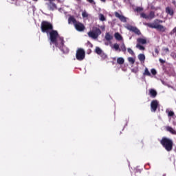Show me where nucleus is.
<instances>
[{
	"instance_id": "1",
	"label": "nucleus",
	"mask_w": 176,
	"mask_h": 176,
	"mask_svg": "<svg viewBox=\"0 0 176 176\" xmlns=\"http://www.w3.org/2000/svg\"><path fill=\"white\" fill-rule=\"evenodd\" d=\"M50 44L53 43L56 47H58L63 53H68L69 50L64 45V38L60 37L57 30H52L49 33Z\"/></svg>"
},
{
	"instance_id": "2",
	"label": "nucleus",
	"mask_w": 176,
	"mask_h": 176,
	"mask_svg": "<svg viewBox=\"0 0 176 176\" xmlns=\"http://www.w3.org/2000/svg\"><path fill=\"white\" fill-rule=\"evenodd\" d=\"M68 24H73L74 25V28L76 30V31H78V32H83L86 28L85 25L77 21L74 16H70L69 17Z\"/></svg>"
},
{
	"instance_id": "3",
	"label": "nucleus",
	"mask_w": 176,
	"mask_h": 176,
	"mask_svg": "<svg viewBox=\"0 0 176 176\" xmlns=\"http://www.w3.org/2000/svg\"><path fill=\"white\" fill-rule=\"evenodd\" d=\"M160 142L167 152H171V151H173V146L174 145L173 140L168 138L163 137Z\"/></svg>"
},
{
	"instance_id": "4",
	"label": "nucleus",
	"mask_w": 176,
	"mask_h": 176,
	"mask_svg": "<svg viewBox=\"0 0 176 176\" xmlns=\"http://www.w3.org/2000/svg\"><path fill=\"white\" fill-rule=\"evenodd\" d=\"M41 32L49 34L50 31L53 30V24L46 21H42L41 25Z\"/></svg>"
},
{
	"instance_id": "5",
	"label": "nucleus",
	"mask_w": 176,
	"mask_h": 176,
	"mask_svg": "<svg viewBox=\"0 0 176 176\" xmlns=\"http://www.w3.org/2000/svg\"><path fill=\"white\" fill-rule=\"evenodd\" d=\"M100 35H101V30L98 28H95L93 31L91 30L88 32V36L92 39H97Z\"/></svg>"
},
{
	"instance_id": "6",
	"label": "nucleus",
	"mask_w": 176,
	"mask_h": 176,
	"mask_svg": "<svg viewBox=\"0 0 176 176\" xmlns=\"http://www.w3.org/2000/svg\"><path fill=\"white\" fill-rule=\"evenodd\" d=\"M85 57H86V52H85V50L82 48H78L76 53V60L78 61H83V60H85Z\"/></svg>"
},
{
	"instance_id": "7",
	"label": "nucleus",
	"mask_w": 176,
	"mask_h": 176,
	"mask_svg": "<svg viewBox=\"0 0 176 176\" xmlns=\"http://www.w3.org/2000/svg\"><path fill=\"white\" fill-rule=\"evenodd\" d=\"M146 25L149 28H155V30H157V31H160V32H166V28L163 26V25H155L149 23H146Z\"/></svg>"
},
{
	"instance_id": "8",
	"label": "nucleus",
	"mask_w": 176,
	"mask_h": 176,
	"mask_svg": "<svg viewBox=\"0 0 176 176\" xmlns=\"http://www.w3.org/2000/svg\"><path fill=\"white\" fill-rule=\"evenodd\" d=\"M140 17L145 19L146 20H152V19H155V12L151 11L148 15L142 12L140 14Z\"/></svg>"
},
{
	"instance_id": "9",
	"label": "nucleus",
	"mask_w": 176,
	"mask_h": 176,
	"mask_svg": "<svg viewBox=\"0 0 176 176\" xmlns=\"http://www.w3.org/2000/svg\"><path fill=\"white\" fill-rule=\"evenodd\" d=\"M159 101L157 100H153L151 102V112H156L157 108H159Z\"/></svg>"
},
{
	"instance_id": "10",
	"label": "nucleus",
	"mask_w": 176,
	"mask_h": 176,
	"mask_svg": "<svg viewBox=\"0 0 176 176\" xmlns=\"http://www.w3.org/2000/svg\"><path fill=\"white\" fill-rule=\"evenodd\" d=\"M126 28L127 30H129V31H131L132 32L136 34V35H141V31H140L139 29L136 27H134L133 25H128Z\"/></svg>"
},
{
	"instance_id": "11",
	"label": "nucleus",
	"mask_w": 176,
	"mask_h": 176,
	"mask_svg": "<svg viewBox=\"0 0 176 176\" xmlns=\"http://www.w3.org/2000/svg\"><path fill=\"white\" fill-rule=\"evenodd\" d=\"M114 14H115V16L117 17V19H119V20H120V21H122V23H127V19L124 16L121 15L118 12H116Z\"/></svg>"
},
{
	"instance_id": "12",
	"label": "nucleus",
	"mask_w": 176,
	"mask_h": 176,
	"mask_svg": "<svg viewBox=\"0 0 176 176\" xmlns=\"http://www.w3.org/2000/svg\"><path fill=\"white\" fill-rule=\"evenodd\" d=\"M148 94L151 98H156L157 96V91L155 89H148Z\"/></svg>"
},
{
	"instance_id": "13",
	"label": "nucleus",
	"mask_w": 176,
	"mask_h": 176,
	"mask_svg": "<svg viewBox=\"0 0 176 176\" xmlns=\"http://www.w3.org/2000/svg\"><path fill=\"white\" fill-rule=\"evenodd\" d=\"M137 42V45H146V38H138Z\"/></svg>"
},
{
	"instance_id": "14",
	"label": "nucleus",
	"mask_w": 176,
	"mask_h": 176,
	"mask_svg": "<svg viewBox=\"0 0 176 176\" xmlns=\"http://www.w3.org/2000/svg\"><path fill=\"white\" fill-rule=\"evenodd\" d=\"M166 13L169 14V16H174V10L170 7L166 8Z\"/></svg>"
},
{
	"instance_id": "15",
	"label": "nucleus",
	"mask_w": 176,
	"mask_h": 176,
	"mask_svg": "<svg viewBox=\"0 0 176 176\" xmlns=\"http://www.w3.org/2000/svg\"><path fill=\"white\" fill-rule=\"evenodd\" d=\"M104 38H105L106 41L109 42V41H112V39H113V36L111 35V34H109V32H107L104 36Z\"/></svg>"
},
{
	"instance_id": "16",
	"label": "nucleus",
	"mask_w": 176,
	"mask_h": 176,
	"mask_svg": "<svg viewBox=\"0 0 176 176\" xmlns=\"http://www.w3.org/2000/svg\"><path fill=\"white\" fill-rule=\"evenodd\" d=\"M49 6L50 10H54V9H57V6L53 2H50Z\"/></svg>"
},
{
	"instance_id": "17",
	"label": "nucleus",
	"mask_w": 176,
	"mask_h": 176,
	"mask_svg": "<svg viewBox=\"0 0 176 176\" xmlns=\"http://www.w3.org/2000/svg\"><path fill=\"white\" fill-rule=\"evenodd\" d=\"M114 37L117 41H122V39H123V37H122V35H120L119 32L115 33Z\"/></svg>"
},
{
	"instance_id": "18",
	"label": "nucleus",
	"mask_w": 176,
	"mask_h": 176,
	"mask_svg": "<svg viewBox=\"0 0 176 176\" xmlns=\"http://www.w3.org/2000/svg\"><path fill=\"white\" fill-rule=\"evenodd\" d=\"M166 131H168L170 134H176V131L171 126H166Z\"/></svg>"
},
{
	"instance_id": "19",
	"label": "nucleus",
	"mask_w": 176,
	"mask_h": 176,
	"mask_svg": "<svg viewBox=\"0 0 176 176\" xmlns=\"http://www.w3.org/2000/svg\"><path fill=\"white\" fill-rule=\"evenodd\" d=\"M117 63L120 65H122L124 64V59L122 57L118 58H117Z\"/></svg>"
},
{
	"instance_id": "20",
	"label": "nucleus",
	"mask_w": 176,
	"mask_h": 176,
	"mask_svg": "<svg viewBox=\"0 0 176 176\" xmlns=\"http://www.w3.org/2000/svg\"><path fill=\"white\" fill-rule=\"evenodd\" d=\"M138 57L140 61H145V55L144 54H140Z\"/></svg>"
},
{
	"instance_id": "21",
	"label": "nucleus",
	"mask_w": 176,
	"mask_h": 176,
	"mask_svg": "<svg viewBox=\"0 0 176 176\" xmlns=\"http://www.w3.org/2000/svg\"><path fill=\"white\" fill-rule=\"evenodd\" d=\"M95 52L96 54H98L100 56L102 52V50H101V48H100L99 47H96Z\"/></svg>"
},
{
	"instance_id": "22",
	"label": "nucleus",
	"mask_w": 176,
	"mask_h": 176,
	"mask_svg": "<svg viewBox=\"0 0 176 176\" xmlns=\"http://www.w3.org/2000/svg\"><path fill=\"white\" fill-rule=\"evenodd\" d=\"M143 75L144 76H151V72L148 70V68H145Z\"/></svg>"
},
{
	"instance_id": "23",
	"label": "nucleus",
	"mask_w": 176,
	"mask_h": 176,
	"mask_svg": "<svg viewBox=\"0 0 176 176\" xmlns=\"http://www.w3.org/2000/svg\"><path fill=\"white\" fill-rule=\"evenodd\" d=\"M162 23H163V21H162V20H160V19H155L154 21V22L151 23V24L160 25V24H162Z\"/></svg>"
},
{
	"instance_id": "24",
	"label": "nucleus",
	"mask_w": 176,
	"mask_h": 176,
	"mask_svg": "<svg viewBox=\"0 0 176 176\" xmlns=\"http://www.w3.org/2000/svg\"><path fill=\"white\" fill-rule=\"evenodd\" d=\"M136 48L139 49V50H145V47L142 44H136Z\"/></svg>"
},
{
	"instance_id": "25",
	"label": "nucleus",
	"mask_w": 176,
	"mask_h": 176,
	"mask_svg": "<svg viewBox=\"0 0 176 176\" xmlns=\"http://www.w3.org/2000/svg\"><path fill=\"white\" fill-rule=\"evenodd\" d=\"M99 56H100V57L102 58V60H105L108 57L107 54H105L104 52H102Z\"/></svg>"
},
{
	"instance_id": "26",
	"label": "nucleus",
	"mask_w": 176,
	"mask_h": 176,
	"mask_svg": "<svg viewBox=\"0 0 176 176\" xmlns=\"http://www.w3.org/2000/svg\"><path fill=\"white\" fill-rule=\"evenodd\" d=\"M128 61L130 63V64H134V63H135V59H134L133 57H129Z\"/></svg>"
},
{
	"instance_id": "27",
	"label": "nucleus",
	"mask_w": 176,
	"mask_h": 176,
	"mask_svg": "<svg viewBox=\"0 0 176 176\" xmlns=\"http://www.w3.org/2000/svg\"><path fill=\"white\" fill-rule=\"evenodd\" d=\"M142 10H144V8H142L141 7H137L135 9V12H137L138 13H140V12H142Z\"/></svg>"
},
{
	"instance_id": "28",
	"label": "nucleus",
	"mask_w": 176,
	"mask_h": 176,
	"mask_svg": "<svg viewBox=\"0 0 176 176\" xmlns=\"http://www.w3.org/2000/svg\"><path fill=\"white\" fill-rule=\"evenodd\" d=\"M113 49H115V50H119V52L121 51V50L119 48V44L118 43H115L113 45Z\"/></svg>"
},
{
	"instance_id": "29",
	"label": "nucleus",
	"mask_w": 176,
	"mask_h": 176,
	"mask_svg": "<svg viewBox=\"0 0 176 176\" xmlns=\"http://www.w3.org/2000/svg\"><path fill=\"white\" fill-rule=\"evenodd\" d=\"M100 21H105V20H107V19L105 18L104 14H100Z\"/></svg>"
},
{
	"instance_id": "30",
	"label": "nucleus",
	"mask_w": 176,
	"mask_h": 176,
	"mask_svg": "<svg viewBox=\"0 0 176 176\" xmlns=\"http://www.w3.org/2000/svg\"><path fill=\"white\" fill-rule=\"evenodd\" d=\"M82 16L85 19V18H87V17H89V14H87V12H86V11H84L82 13Z\"/></svg>"
},
{
	"instance_id": "31",
	"label": "nucleus",
	"mask_w": 176,
	"mask_h": 176,
	"mask_svg": "<svg viewBox=\"0 0 176 176\" xmlns=\"http://www.w3.org/2000/svg\"><path fill=\"white\" fill-rule=\"evenodd\" d=\"M120 49L122 52H126V45H124V43H123Z\"/></svg>"
},
{
	"instance_id": "32",
	"label": "nucleus",
	"mask_w": 176,
	"mask_h": 176,
	"mask_svg": "<svg viewBox=\"0 0 176 176\" xmlns=\"http://www.w3.org/2000/svg\"><path fill=\"white\" fill-rule=\"evenodd\" d=\"M128 53H129V54H131L133 56V54H134V51H133V50H131V48H128L127 49Z\"/></svg>"
},
{
	"instance_id": "33",
	"label": "nucleus",
	"mask_w": 176,
	"mask_h": 176,
	"mask_svg": "<svg viewBox=\"0 0 176 176\" xmlns=\"http://www.w3.org/2000/svg\"><path fill=\"white\" fill-rule=\"evenodd\" d=\"M151 72L152 75H156V74H157L156 69H151Z\"/></svg>"
},
{
	"instance_id": "34",
	"label": "nucleus",
	"mask_w": 176,
	"mask_h": 176,
	"mask_svg": "<svg viewBox=\"0 0 176 176\" xmlns=\"http://www.w3.org/2000/svg\"><path fill=\"white\" fill-rule=\"evenodd\" d=\"M168 116H170V117L174 116V111H169L168 113Z\"/></svg>"
},
{
	"instance_id": "35",
	"label": "nucleus",
	"mask_w": 176,
	"mask_h": 176,
	"mask_svg": "<svg viewBox=\"0 0 176 176\" xmlns=\"http://www.w3.org/2000/svg\"><path fill=\"white\" fill-rule=\"evenodd\" d=\"M176 33V27L173 28V30L170 32V35Z\"/></svg>"
},
{
	"instance_id": "36",
	"label": "nucleus",
	"mask_w": 176,
	"mask_h": 176,
	"mask_svg": "<svg viewBox=\"0 0 176 176\" xmlns=\"http://www.w3.org/2000/svg\"><path fill=\"white\" fill-rule=\"evenodd\" d=\"M163 51L165 52L166 53H168L170 52V50L168 48H164Z\"/></svg>"
},
{
	"instance_id": "37",
	"label": "nucleus",
	"mask_w": 176,
	"mask_h": 176,
	"mask_svg": "<svg viewBox=\"0 0 176 176\" xmlns=\"http://www.w3.org/2000/svg\"><path fill=\"white\" fill-rule=\"evenodd\" d=\"M159 61H160V63H161V64H164V63H166V61L162 58H160Z\"/></svg>"
},
{
	"instance_id": "38",
	"label": "nucleus",
	"mask_w": 176,
	"mask_h": 176,
	"mask_svg": "<svg viewBox=\"0 0 176 176\" xmlns=\"http://www.w3.org/2000/svg\"><path fill=\"white\" fill-rule=\"evenodd\" d=\"M155 53H156V54H159V50L157 48L155 49Z\"/></svg>"
},
{
	"instance_id": "39",
	"label": "nucleus",
	"mask_w": 176,
	"mask_h": 176,
	"mask_svg": "<svg viewBox=\"0 0 176 176\" xmlns=\"http://www.w3.org/2000/svg\"><path fill=\"white\" fill-rule=\"evenodd\" d=\"M87 2H89V3H94V0H87Z\"/></svg>"
},
{
	"instance_id": "40",
	"label": "nucleus",
	"mask_w": 176,
	"mask_h": 176,
	"mask_svg": "<svg viewBox=\"0 0 176 176\" xmlns=\"http://www.w3.org/2000/svg\"><path fill=\"white\" fill-rule=\"evenodd\" d=\"M88 45H90L91 47H93V44L90 41H87Z\"/></svg>"
},
{
	"instance_id": "41",
	"label": "nucleus",
	"mask_w": 176,
	"mask_h": 176,
	"mask_svg": "<svg viewBox=\"0 0 176 176\" xmlns=\"http://www.w3.org/2000/svg\"><path fill=\"white\" fill-rule=\"evenodd\" d=\"M102 2H106L107 0H100Z\"/></svg>"
},
{
	"instance_id": "42",
	"label": "nucleus",
	"mask_w": 176,
	"mask_h": 176,
	"mask_svg": "<svg viewBox=\"0 0 176 176\" xmlns=\"http://www.w3.org/2000/svg\"><path fill=\"white\" fill-rule=\"evenodd\" d=\"M48 1H50V2L54 1V0H48Z\"/></svg>"
},
{
	"instance_id": "43",
	"label": "nucleus",
	"mask_w": 176,
	"mask_h": 176,
	"mask_svg": "<svg viewBox=\"0 0 176 176\" xmlns=\"http://www.w3.org/2000/svg\"><path fill=\"white\" fill-rule=\"evenodd\" d=\"M162 176H166V174H163Z\"/></svg>"
},
{
	"instance_id": "44",
	"label": "nucleus",
	"mask_w": 176,
	"mask_h": 176,
	"mask_svg": "<svg viewBox=\"0 0 176 176\" xmlns=\"http://www.w3.org/2000/svg\"><path fill=\"white\" fill-rule=\"evenodd\" d=\"M33 1H36H36H38V0H33Z\"/></svg>"
},
{
	"instance_id": "45",
	"label": "nucleus",
	"mask_w": 176,
	"mask_h": 176,
	"mask_svg": "<svg viewBox=\"0 0 176 176\" xmlns=\"http://www.w3.org/2000/svg\"><path fill=\"white\" fill-rule=\"evenodd\" d=\"M128 2H130V0H128Z\"/></svg>"
},
{
	"instance_id": "46",
	"label": "nucleus",
	"mask_w": 176,
	"mask_h": 176,
	"mask_svg": "<svg viewBox=\"0 0 176 176\" xmlns=\"http://www.w3.org/2000/svg\"><path fill=\"white\" fill-rule=\"evenodd\" d=\"M77 1H80V0H77Z\"/></svg>"
}]
</instances>
